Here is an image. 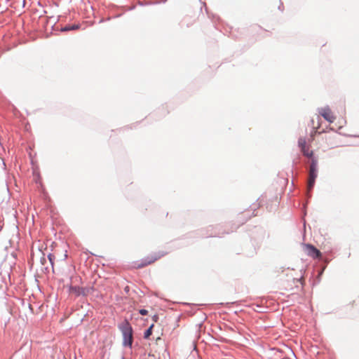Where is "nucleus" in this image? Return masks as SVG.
I'll use <instances>...</instances> for the list:
<instances>
[{
  "label": "nucleus",
  "instance_id": "nucleus-15",
  "mask_svg": "<svg viewBox=\"0 0 359 359\" xmlns=\"http://www.w3.org/2000/svg\"><path fill=\"white\" fill-rule=\"evenodd\" d=\"M157 318H158V317H157L156 316H154V321H156V320H157Z\"/></svg>",
  "mask_w": 359,
  "mask_h": 359
},
{
  "label": "nucleus",
  "instance_id": "nucleus-11",
  "mask_svg": "<svg viewBox=\"0 0 359 359\" xmlns=\"http://www.w3.org/2000/svg\"><path fill=\"white\" fill-rule=\"evenodd\" d=\"M48 257L50 264L53 265V259H55V255L53 254H49Z\"/></svg>",
  "mask_w": 359,
  "mask_h": 359
},
{
  "label": "nucleus",
  "instance_id": "nucleus-7",
  "mask_svg": "<svg viewBox=\"0 0 359 359\" xmlns=\"http://www.w3.org/2000/svg\"><path fill=\"white\" fill-rule=\"evenodd\" d=\"M337 135L334 134L333 135H328L325 137V139L327 142L328 146L331 148L335 147L337 146L338 142L336 141Z\"/></svg>",
  "mask_w": 359,
  "mask_h": 359
},
{
  "label": "nucleus",
  "instance_id": "nucleus-14",
  "mask_svg": "<svg viewBox=\"0 0 359 359\" xmlns=\"http://www.w3.org/2000/svg\"><path fill=\"white\" fill-rule=\"evenodd\" d=\"M34 180L36 181V183H38V176L34 175Z\"/></svg>",
  "mask_w": 359,
  "mask_h": 359
},
{
  "label": "nucleus",
  "instance_id": "nucleus-13",
  "mask_svg": "<svg viewBox=\"0 0 359 359\" xmlns=\"http://www.w3.org/2000/svg\"><path fill=\"white\" fill-rule=\"evenodd\" d=\"M140 313L141 315H143V316H144V315H147V314L148 313V311H147V310H146V309H140Z\"/></svg>",
  "mask_w": 359,
  "mask_h": 359
},
{
  "label": "nucleus",
  "instance_id": "nucleus-4",
  "mask_svg": "<svg viewBox=\"0 0 359 359\" xmlns=\"http://www.w3.org/2000/svg\"><path fill=\"white\" fill-rule=\"evenodd\" d=\"M298 145L305 156L308 158H311L313 156V151L310 150L309 146H306V140L305 137H300L299 139Z\"/></svg>",
  "mask_w": 359,
  "mask_h": 359
},
{
  "label": "nucleus",
  "instance_id": "nucleus-1",
  "mask_svg": "<svg viewBox=\"0 0 359 359\" xmlns=\"http://www.w3.org/2000/svg\"><path fill=\"white\" fill-rule=\"evenodd\" d=\"M165 253L161 252H154V253L148 255L147 257H146L144 259H143L140 261L135 262L134 263V267L135 269L144 268L148 265H150V264L154 263L156 261H157L158 259H159L160 258L163 257L165 255Z\"/></svg>",
  "mask_w": 359,
  "mask_h": 359
},
{
  "label": "nucleus",
  "instance_id": "nucleus-6",
  "mask_svg": "<svg viewBox=\"0 0 359 359\" xmlns=\"http://www.w3.org/2000/svg\"><path fill=\"white\" fill-rule=\"evenodd\" d=\"M319 114L330 123H333L336 118L335 116L329 107L321 108L319 110Z\"/></svg>",
  "mask_w": 359,
  "mask_h": 359
},
{
  "label": "nucleus",
  "instance_id": "nucleus-3",
  "mask_svg": "<svg viewBox=\"0 0 359 359\" xmlns=\"http://www.w3.org/2000/svg\"><path fill=\"white\" fill-rule=\"evenodd\" d=\"M123 336V344L125 346H131L133 343V330L128 321H125L121 327Z\"/></svg>",
  "mask_w": 359,
  "mask_h": 359
},
{
  "label": "nucleus",
  "instance_id": "nucleus-5",
  "mask_svg": "<svg viewBox=\"0 0 359 359\" xmlns=\"http://www.w3.org/2000/svg\"><path fill=\"white\" fill-rule=\"evenodd\" d=\"M304 249L306 253L312 258L316 259L321 257V252L311 244H304Z\"/></svg>",
  "mask_w": 359,
  "mask_h": 359
},
{
  "label": "nucleus",
  "instance_id": "nucleus-8",
  "mask_svg": "<svg viewBox=\"0 0 359 359\" xmlns=\"http://www.w3.org/2000/svg\"><path fill=\"white\" fill-rule=\"evenodd\" d=\"M69 293L78 297L81 294H85L84 289L77 286H71L69 287Z\"/></svg>",
  "mask_w": 359,
  "mask_h": 359
},
{
  "label": "nucleus",
  "instance_id": "nucleus-12",
  "mask_svg": "<svg viewBox=\"0 0 359 359\" xmlns=\"http://www.w3.org/2000/svg\"><path fill=\"white\" fill-rule=\"evenodd\" d=\"M319 128H320V125H318V126L316 127V130H315L311 133V137H312V138H313V135H314L315 134H316L317 133H319V134H320V133H322V132H320V131H319V132L318 131V130L319 129Z\"/></svg>",
  "mask_w": 359,
  "mask_h": 359
},
{
  "label": "nucleus",
  "instance_id": "nucleus-10",
  "mask_svg": "<svg viewBox=\"0 0 359 359\" xmlns=\"http://www.w3.org/2000/svg\"><path fill=\"white\" fill-rule=\"evenodd\" d=\"M154 327V324H152L144 332V338L148 339L152 334V329Z\"/></svg>",
  "mask_w": 359,
  "mask_h": 359
},
{
  "label": "nucleus",
  "instance_id": "nucleus-9",
  "mask_svg": "<svg viewBox=\"0 0 359 359\" xmlns=\"http://www.w3.org/2000/svg\"><path fill=\"white\" fill-rule=\"evenodd\" d=\"M79 25H67L65 27H64L63 28H62V31H64V32H66V31H69V30H73V29H79Z\"/></svg>",
  "mask_w": 359,
  "mask_h": 359
},
{
  "label": "nucleus",
  "instance_id": "nucleus-2",
  "mask_svg": "<svg viewBox=\"0 0 359 359\" xmlns=\"http://www.w3.org/2000/svg\"><path fill=\"white\" fill-rule=\"evenodd\" d=\"M318 176V161L312 158L309 168V179H308V191H310L313 188L316 179Z\"/></svg>",
  "mask_w": 359,
  "mask_h": 359
}]
</instances>
